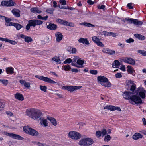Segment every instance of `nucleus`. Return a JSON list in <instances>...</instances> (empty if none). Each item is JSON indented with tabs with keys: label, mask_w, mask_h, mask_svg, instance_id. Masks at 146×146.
<instances>
[{
	"label": "nucleus",
	"mask_w": 146,
	"mask_h": 146,
	"mask_svg": "<svg viewBox=\"0 0 146 146\" xmlns=\"http://www.w3.org/2000/svg\"><path fill=\"white\" fill-rule=\"evenodd\" d=\"M15 24V23L12 22H9V23H8V25H6V26H14V25Z\"/></svg>",
	"instance_id": "338daca9"
},
{
	"label": "nucleus",
	"mask_w": 146,
	"mask_h": 146,
	"mask_svg": "<svg viewBox=\"0 0 146 146\" xmlns=\"http://www.w3.org/2000/svg\"><path fill=\"white\" fill-rule=\"evenodd\" d=\"M123 60L124 62L132 65H135V60L130 57H126L123 59Z\"/></svg>",
	"instance_id": "4468645a"
},
{
	"label": "nucleus",
	"mask_w": 146,
	"mask_h": 146,
	"mask_svg": "<svg viewBox=\"0 0 146 146\" xmlns=\"http://www.w3.org/2000/svg\"><path fill=\"white\" fill-rule=\"evenodd\" d=\"M143 137V135L138 133H135L132 136L133 139L135 140H138L139 138H142Z\"/></svg>",
	"instance_id": "5701e85b"
},
{
	"label": "nucleus",
	"mask_w": 146,
	"mask_h": 146,
	"mask_svg": "<svg viewBox=\"0 0 146 146\" xmlns=\"http://www.w3.org/2000/svg\"><path fill=\"white\" fill-rule=\"evenodd\" d=\"M36 112L35 115L34 116L35 117V118H34L33 117V119L34 120H40L41 118L40 117L42 115L41 112L39 110H36Z\"/></svg>",
	"instance_id": "dca6fc26"
},
{
	"label": "nucleus",
	"mask_w": 146,
	"mask_h": 146,
	"mask_svg": "<svg viewBox=\"0 0 146 146\" xmlns=\"http://www.w3.org/2000/svg\"><path fill=\"white\" fill-rule=\"evenodd\" d=\"M132 18H125V20L127 22H128L129 23H133L134 19Z\"/></svg>",
	"instance_id": "79ce46f5"
},
{
	"label": "nucleus",
	"mask_w": 146,
	"mask_h": 146,
	"mask_svg": "<svg viewBox=\"0 0 146 146\" xmlns=\"http://www.w3.org/2000/svg\"><path fill=\"white\" fill-rule=\"evenodd\" d=\"M78 42L80 43H85L86 45H88L89 44V41L86 38H81L78 40Z\"/></svg>",
	"instance_id": "cd10ccee"
},
{
	"label": "nucleus",
	"mask_w": 146,
	"mask_h": 146,
	"mask_svg": "<svg viewBox=\"0 0 146 146\" xmlns=\"http://www.w3.org/2000/svg\"><path fill=\"white\" fill-rule=\"evenodd\" d=\"M85 26L88 27H95V25L91 24L90 23L86 22L85 23Z\"/></svg>",
	"instance_id": "49530a36"
},
{
	"label": "nucleus",
	"mask_w": 146,
	"mask_h": 146,
	"mask_svg": "<svg viewBox=\"0 0 146 146\" xmlns=\"http://www.w3.org/2000/svg\"><path fill=\"white\" fill-rule=\"evenodd\" d=\"M97 79L102 86L107 87H110L111 86V83L106 77L99 76L98 77Z\"/></svg>",
	"instance_id": "f03ea898"
},
{
	"label": "nucleus",
	"mask_w": 146,
	"mask_h": 146,
	"mask_svg": "<svg viewBox=\"0 0 146 146\" xmlns=\"http://www.w3.org/2000/svg\"><path fill=\"white\" fill-rule=\"evenodd\" d=\"M31 12L35 13H38L40 14L42 12L41 10L39 9L38 8L36 7L32 8L31 9Z\"/></svg>",
	"instance_id": "a878e982"
},
{
	"label": "nucleus",
	"mask_w": 146,
	"mask_h": 146,
	"mask_svg": "<svg viewBox=\"0 0 146 146\" xmlns=\"http://www.w3.org/2000/svg\"><path fill=\"white\" fill-rule=\"evenodd\" d=\"M72 62V60L70 58H68L66 59L64 62V63L66 64L67 63H70Z\"/></svg>",
	"instance_id": "8fccbe9b"
},
{
	"label": "nucleus",
	"mask_w": 146,
	"mask_h": 146,
	"mask_svg": "<svg viewBox=\"0 0 146 146\" xmlns=\"http://www.w3.org/2000/svg\"><path fill=\"white\" fill-rule=\"evenodd\" d=\"M143 23V22L142 21H138L137 19H134L133 24L137 26L141 25Z\"/></svg>",
	"instance_id": "7c9ffc66"
},
{
	"label": "nucleus",
	"mask_w": 146,
	"mask_h": 146,
	"mask_svg": "<svg viewBox=\"0 0 146 146\" xmlns=\"http://www.w3.org/2000/svg\"><path fill=\"white\" fill-rule=\"evenodd\" d=\"M146 51L144 50H138V52L141 54L143 56H145Z\"/></svg>",
	"instance_id": "864d4df0"
},
{
	"label": "nucleus",
	"mask_w": 146,
	"mask_h": 146,
	"mask_svg": "<svg viewBox=\"0 0 146 146\" xmlns=\"http://www.w3.org/2000/svg\"><path fill=\"white\" fill-rule=\"evenodd\" d=\"M71 67L69 65H65L63 67L64 70H65V71H68V70L70 69Z\"/></svg>",
	"instance_id": "09e8293b"
},
{
	"label": "nucleus",
	"mask_w": 146,
	"mask_h": 146,
	"mask_svg": "<svg viewBox=\"0 0 146 146\" xmlns=\"http://www.w3.org/2000/svg\"><path fill=\"white\" fill-rule=\"evenodd\" d=\"M40 123L42 124H43L44 126L46 127L48 126V123L47 122V120L46 119H44L42 118V119H41Z\"/></svg>",
	"instance_id": "4c0bfd02"
},
{
	"label": "nucleus",
	"mask_w": 146,
	"mask_h": 146,
	"mask_svg": "<svg viewBox=\"0 0 146 146\" xmlns=\"http://www.w3.org/2000/svg\"><path fill=\"white\" fill-rule=\"evenodd\" d=\"M103 52L106 53L110 55H113L115 54V52L108 48H104L102 50Z\"/></svg>",
	"instance_id": "6ab92c4d"
},
{
	"label": "nucleus",
	"mask_w": 146,
	"mask_h": 146,
	"mask_svg": "<svg viewBox=\"0 0 146 146\" xmlns=\"http://www.w3.org/2000/svg\"><path fill=\"white\" fill-rule=\"evenodd\" d=\"M19 82L22 85L23 84L24 86L26 87L29 88L30 87V83L29 82H26L25 80L22 79L20 80Z\"/></svg>",
	"instance_id": "412c9836"
},
{
	"label": "nucleus",
	"mask_w": 146,
	"mask_h": 146,
	"mask_svg": "<svg viewBox=\"0 0 146 146\" xmlns=\"http://www.w3.org/2000/svg\"><path fill=\"white\" fill-rule=\"evenodd\" d=\"M35 144L37 145L38 146H44V143H42L40 142H36L35 143Z\"/></svg>",
	"instance_id": "052dcab7"
},
{
	"label": "nucleus",
	"mask_w": 146,
	"mask_h": 146,
	"mask_svg": "<svg viewBox=\"0 0 146 146\" xmlns=\"http://www.w3.org/2000/svg\"><path fill=\"white\" fill-rule=\"evenodd\" d=\"M7 42H8L13 45H15L17 44V42L14 41L12 40L8 39H7Z\"/></svg>",
	"instance_id": "de8ad7c7"
},
{
	"label": "nucleus",
	"mask_w": 146,
	"mask_h": 146,
	"mask_svg": "<svg viewBox=\"0 0 146 146\" xmlns=\"http://www.w3.org/2000/svg\"><path fill=\"white\" fill-rule=\"evenodd\" d=\"M127 71L128 72L132 74L133 73L135 72V70L132 68V67L131 66L128 65L127 66Z\"/></svg>",
	"instance_id": "f704fd0d"
},
{
	"label": "nucleus",
	"mask_w": 146,
	"mask_h": 146,
	"mask_svg": "<svg viewBox=\"0 0 146 146\" xmlns=\"http://www.w3.org/2000/svg\"><path fill=\"white\" fill-rule=\"evenodd\" d=\"M15 97L16 98L20 101H23L24 100V98L22 94L17 93L15 95Z\"/></svg>",
	"instance_id": "393cba45"
},
{
	"label": "nucleus",
	"mask_w": 146,
	"mask_h": 146,
	"mask_svg": "<svg viewBox=\"0 0 146 146\" xmlns=\"http://www.w3.org/2000/svg\"><path fill=\"white\" fill-rule=\"evenodd\" d=\"M105 6L103 5H102L101 6L98 5V9H104L105 8Z\"/></svg>",
	"instance_id": "0e129e2a"
},
{
	"label": "nucleus",
	"mask_w": 146,
	"mask_h": 146,
	"mask_svg": "<svg viewBox=\"0 0 146 146\" xmlns=\"http://www.w3.org/2000/svg\"><path fill=\"white\" fill-rule=\"evenodd\" d=\"M4 133L7 136H9L15 139L19 140H22L24 139V138L23 137L17 134L5 132H4Z\"/></svg>",
	"instance_id": "9b49d317"
},
{
	"label": "nucleus",
	"mask_w": 146,
	"mask_h": 146,
	"mask_svg": "<svg viewBox=\"0 0 146 146\" xmlns=\"http://www.w3.org/2000/svg\"><path fill=\"white\" fill-rule=\"evenodd\" d=\"M23 130L26 133L34 136H36L38 135V133L28 126H25Z\"/></svg>",
	"instance_id": "7ed1b4c3"
},
{
	"label": "nucleus",
	"mask_w": 146,
	"mask_h": 146,
	"mask_svg": "<svg viewBox=\"0 0 146 146\" xmlns=\"http://www.w3.org/2000/svg\"><path fill=\"white\" fill-rule=\"evenodd\" d=\"M87 2L90 5H92L94 3V2L92 1L91 0H88Z\"/></svg>",
	"instance_id": "69168bd1"
},
{
	"label": "nucleus",
	"mask_w": 146,
	"mask_h": 146,
	"mask_svg": "<svg viewBox=\"0 0 146 146\" xmlns=\"http://www.w3.org/2000/svg\"><path fill=\"white\" fill-rule=\"evenodd\" d=\"M115 76L117 78H120L122 76L121 74L120 73H117L115 74Z\"/></svg>",
	"instance_id": "bf43d9fd"
},
{
	"label": "nucleus",
	"mask_w": 146,
	"mask_h": 146,
	"mask_svg": "<svg viewBox=\"0 0 146 146\" xmlns=\"http://www.w3.org/2000/svg\"><path fill=\"white\" fill-rule=\"evenodd\" d=\"M57 21L58 22L65 25H67V24H68V21L65 20H63L61 19H58Z\"/></svg>",
	"instance_id": "e433bc0d"
},
{
	"label": "nucleus",
	"mask_w": 146,
	"mask_h": 146,
	"mask_svg": "<svg viewBox=\"0 0 146 146\" xmlns=\"http://www.w3.org/2000/svg\"><path fill=\"white\" fill-rule=\"evenodd\" d=\"M40 87L41 90L44 92H46V90L47 89V87L45 86H43L42 85L40 86Z\"/></svg>",
	"instance_id": "c03bdc74"
},
{
	"label": "nucleus",
	"mask_w": 146,
	"mask_h": 146,
	"mask_svg": "<svg viewBox=\"0 0 146 146\" xmlns=\"http://www.w3.org/2000/svg\"><path fill=\"white\" fill-rule=\"evenodd\" d=\"M135 94L139 95L142 99H144L145 97V94L146 93V90H145L142 87H139L135 90Z\"/></svg>",
	"instance_id": "423d86ee"
},
{
	"label": "nucleus",
	"mask_w": 146,
	"mask_h": 146,
	"mask_svg": "<svg viewBox=\"0 0 146 146\" xmlns=\"http://www.w3.org/2000/svg\"><path fill=\"white\" fill-rule=\"evenodd\" d=\"M78 144L80 146H87L86 138H84L81 139L79 141Z\"/></svg>",
	"instance_id": "4be33fe9"
},
{
	"label": "nucleus",
	"mask_w": 146,
	"mask_h": 146,
	"mask_svg": "<svg viewBox=\"0 0 146 146\" xmlns=\"http://www.w3.org/2000/svg\"><path fill=\"white\" fill-rule=\"evenodd\" d=\"M1 5L2 6L10 7L15 5V3L13 1H3L1 2Z\"/></svg>",
	"instance_id": "ddd939ff"
},
{
	"label": "nucleus",
	"mask_w": 146,
	"mask_h": 146,
	"mask_svg": "<svg viewBox=\"0 0 146 146\" xmlns=\"http://www.w3.org/2000/svg\"><path fill=\"white\" fill-rule=\"evenodd\" d=\"M36 110L34 108L28 109L26 111V115L32 118L33 117L35 119L34 115L36 113Z\"/></svg>",
	"instance_id": "6e6552de"
},
{
	"label": "nucleus",
	"mask_w": 146,
	"mask_h": 146,
	"mask_svg": "<svg viewBox=\"0 0 146 146\" xmlns=\"http://www.w3.org/2000/svg\"><path fill=\"white\" fill-rule=\"evenodd\" d=\"M20 11L18 9H14L12 10L13 13L16 17H19L20 16Z\"/></svg>",
	"instance_id": "bb28decb"
},
{
	"label": "nucleus",
	"mask_w": 146,
	"mask_h": 146,
	"mask_svg": "<svg viewBox=\"0 0 146 146\" xmlns=\"http://www.w3.org/2000/svg\"><path fill=\"white\" fill-rule=\"evenodd\" d=\"M52 60L56 62H57L58 64V62L60 61V59H58V57H57L56 56H55L52 58Z\"/></svg>",
	"instance_id": "603ef678"
},
{
	"label": "nucleus",
	"mask_w": 146,
	"mask_h": 146,
	"mask_svg": "<svg viewBox=\"0 0 146 146\" xmlns=\"http://www.w3.org/2000/svg\"><path fill=\"white\" fill-rule=\"evenodd\" d=\"M104 109L110 110L111 111H113L115 110H117L120 111H121L120 107H115L113 106L107 105L106 106H105L104 107Z\"/></svg>",
	"instance_id": "f8f14e48"
},
{
	"label": "nucleus",
	"mask_w": 146,
	"mask_h": 146,
	"mask_svg": "<svg viewBox=\"0 0 146 146\" xmlns=\"http://www.w3.org/2000/svg\"><path fill=\"white\" fill-rule=\"evenodd\" d=\"M48 119L50 120L51 123L54 126H56L57 125V123L56 120L54 118L52 117H48Z\"/></svg>",
	"instance_id": "c85d7f7f"
},
{
	"label": "nucleus",
	"mask_w": 146,
	"mask_h": 146,
	"mask_svg": "<svg viewBox=\"0 0 146 146\" xmlns=\"http://www.w3.org/2000/svg\"><path fill=\"white\" fill-rule=\"evenodd\" d=\"M60 3L62 5H65L66 4V1L65 0H60Z\"/></svg>",
	"instance_id": "13d9d810"
},
{
	"label": "nucleus",
	"mask_w": 146,
	"mask_h": 146,
	"mask_svg": "<svg viewBox=\"0 0 146 146\" xmlns=\"http://www.w3.org/2000/svg\"><path fill=\"white\" fill-rule=\"evenodd\" d=\"M1 16L2 17V19H3V18H5V25H8V23L10 22L11 19L9 18H8L7 17H6L4 16Z\"/></svg>",
	"instance_id": "58836bf2"
},
{
	"label": "nucleus",
	"mask_w": 146,
	"mask_h": 146,
	"mask_svg": "<svg viewBox=\"0 0 146 146\" xmlns=\"http://www.w3.org/2000/svg\"><path fill=\"white\" fill-rule=\"evenodd\" d=\"M82 87V86H62V89L66 90L70 92H72L78 89H80Z\"/></svg>",
	"instance_id": "0eeeda50"
},
{
	"label": "nucleus",
	"mask_w": 146,
	"mask_h": 146,
	"mask_svg": "<svg viewBox=\"0 0 146 146\" xmlns=\"http://www.w3.org/2000/svg\"><path fill=\"white\" fill-rule=\"evenodd\" d=\"M120 65V63L117 60H115L114 62L112 64V67L113 68L116 67L118 68V67Z\"/></svg>",
	"instance_id": "72a5a7b5"
},
{
	"label": "nucleus",
	"mask_w": 146,
	"mask_h": 146,
	"mask_svg": "<svg viewBox=\"0 0 146 146\" xmlns=\"http://www.w3.org/2000/svg\"><path fill=\"white\" fill-rule=\"evenodd\" d=\"M101 132L102 136H104L105 135H106L107 133V131H106V130L104 129H102L101 130Z\"/></svg>",
	"instance_id": "3c124183"
},
{
	"label": "nucleus",
	"mask_w": 146,
	"mask_h": 146,
	"mask_svg": "<svg viewBox=\"0 0 146 146\" xmlns=\"http://www.w3.org/2000/svg\"><path fill=\"white\" fill-rule=\"evenodd\" d=\"M68 136L73 139L76 140H78L81 137V135L79 133L74 131L69 132Z\"/></svg>",
	"instance_id": "39448f33"
},
{
	"label": "nucleus",
	"mask_w": 146,
	"mask_h": 146,
	"mask_svg": "<svg viewBox=\"0 0 146 146\" xmlns=\"http://www.w3.org/2000/svg\"><path fill=\"white\" fill-rule=\"evenodd\" d=\"M55 36L56 38V41L59 42L63 38V35L60 32H57L55 34Z\"/></svg>",
	"instance_id": "a211bd4d"
},
{
	"label": "nucleus",
	"mask_w": 146,
	"mask_h": 146,
	"mask_svg": "<svg viewBox=\"0 0 146 146\" xmlns=\"http://www.w3.org/2000/svg\"><path fill=\"white\" fill-rule=\"evenodd\" d=\"M84 63V61L83 60H82L81 58H78V59L77 62L76 63V64L78 65V66H81V67H83L82 66L83 64Z\"/></svg>",
	"instance_id": "c9c22d12"
},
{
	"label": "nucleus",
	"mask_w": 146,
	"mask_h": 146,
	"mask_svg": "<svg viewBox=\"0 0 146 146\" xmlns=\"http://www.w3.org/2000/svg\"><path fill=\"white\" fill-rule=\"evenodd\" d=\"M134 36L137 38L139 39L143 40L145 39V37L144 36L140 34H134Z\"/></svg>",
	"instance_id": "2f4dec72"
},
{
	"label": "nucleus",
	"mask_w": 146,
	"mask_h": 146,
	"mask_svg": "<svg viewBox=\"0 0 146 146\" xmlns=\"http://www.w3.org/2000/svg\"><path fill=\"white\" fill-rule=\"evenodd\" d=\"M29 24L31 26L35 27L36 25L42 24L43 22L42 21L38 19L31 20L29 21Z\"/></svg>",
	"instance_id": "1a4fd4ad"
},
{
	"label": "nucleus",
	"mask_w": 146,
	"mask_h": 146,
	"mask_svg": "<svg viewBox=\"0 0 146 146\" xmlns=\"http://www.w3.org/2000/svg\"><path fill=\"white\" fill-rule=\"evenodd\" d=\"M102 135V133L100 131H96V136L98 138L100 137Z\"/></svg>",
	"instance_id": "a18cd8bd"
},
{
	"label": "nucleus",
	"mask_w": 146,
	"mask_h": 146,
	"mask_svg": "<svg viewBox=\"0 0 146 146\" xmlns=\"http://www.w3.org/2000/svg\"><path fill=\"white\" fill-rule=\"evenodd\" d=\"M13 68L12 67H9L6 68L7 73L9 74H11L13 72Z\"/></svg>",
	"instance_id": "c756f323"
},
{
	"label": "nucleus",
	"mask_w": 146,
	"mask_h": 146,
	"mask_svg": "<svg viewBox=\"0 0 146 146\" xmlns=\"http://www.w3.org/2000/svg\"><path fill=\"white\" fill-rule=\"evenodd\" d=\"M129 102L131 104H141L142 103V100L140 97L137 95L135 94L132 96Z\"/></svg>",
	"instance_id": "20e7f679"
},
{
	"label": "nucleus",
	"mask_w": 146,
	"mask_h": 146,
	"mask_svg": "<svg viewBox=\"0 0 146 146\" xmlns=\"http://www.w3.org/2000/svg\"><path fill=\"white\" fill-rule=\"evenodd\" d=\"M8 81L6 80H3L1 82L4 85H7L8 83Z\"/></svg>",
	"instance_id": "6e6d98bb"
},
{
	"label": "nucleus",
	"mask_w": 146,
	"mask_h": 146,
	"mask_svg": "<svg viewBox=\"0 0 146 146\" xmlns=\"http://www.w3.org/2000/svg\"><path fill=\"white\" fill-rule=\"evenodd\" d=\"M20 37L24 39L25 41L27 43L31 42L33 41L31 37L26 36L23 34H21Z\"/></svg>",
	"instance_id": "f3484780"
},
{
	"label": "nucleus",
	"mask_w": 146,
	"mask_h": 146,
	"mask_svg": "<svg viewBox=\"0 0 146 146\" xmlns=\"http://www.w3.org/2000/svg\"><path fill=\"white\" fill-rule=\"evenodd\" d=\"M86 142L87 144V146H89L93 143L94 141L90 138H87Z\"/></svg>",
	"instance_id": "473e14b6"
},
{
	"label": "nucleus",
	"mask_w": 146,
	"mask_h": 146,
	"mask_svg": "<svg viewBox=\"0 0 146 146\" xmlns=\"http://www.w3.org/2000/svg\"><path fill=\"white\" fill-rule=\"evenodd\" d=\"M78 58L77 56H74V58L72 60L71 64L72 65L74 66L77 67L81 68V66H78L76 64Z\"/></svg>",
	"instance_id": "aec40b11"
},
{
	"label": "nucleus",
	"mask_w": 146,
	"mask_h": 146,
	"mask_svg": "<svg viewBox=\"0 0 146 146\" xmlns=\"http://www.w3.org/2000/svg\"><path fill=\"white\" fill-rule=\"evenodd\" d=\"M16 28L17 30H19L23 26L19 23H15L14 26Z\"/></svg>",
	"instance_id": "ea45409f"
},
{
	"label": "nucleus",
	"mask_w": 146,
	"mask_h": 146,
	"mask_svg": "<svg viewBox=\"0 0 146 146\" xmlns=\"http://www.w3.org/2000/svg\"><path fill=\"white\" fill-rule=\"evenodd\" d=\"M54 10V9L53 8H50L47 9L46 11L48 13L50 14H52L53 13V11Z\"/></svg>",
	"instance_id": "a19ab883"
},
{
	"label": "nucleus",
	"mask_w": 146,
	"mask_h": 146,
	"mask_svg": "<svg viewBox=\"0 0 146 146\" xmlns=\"http://www.w3.org/2000/svg\"><path fill=\"white\" fill-rule=\"evenodd\" d=\"M127 86H129V87L130 88V90L131 92L129 91H125L123 94L124 98L129 100V102L130 101V98L132 96L131 94H135V92L136 89V85L134 81L131 80H129L127 84Z\"/></svg>",
	"instance_id": "f257e3e1"
},
{
	"label": "nucleus",
	"mask_w": 146,
	"mask_h": 146,
	"mask_svg": "<svg viewBox=\"0 0 146 146\" xmlns=\"http://www.w3.org/2000/svg\"><path fill=\"white\" fill-rule=\"evenodd\" d=\"M134 41V40L132 38H129L128 39L126 40V42L127 43H130L131 42H133Z\"/></svg>",
	"instance_id": "5fc2aeb1"
},
{
	"label": "nucleus",
	"mask_w": 146,
	"mask_h": 146,
	"mask_svg": "<svg viewBox=\"0 0 146 146\" xmlns=\"http://www.w3.org/2000/svg\"><path fill=\"white\" fill-rule=\"evenodd\" d=\"M102 33L104 35H106L108 36H110V32H108L106 31H103L102 32Z\"/></svg>",
	"instance_id": "680f3d73"
},
{
	"label": "nucleus",
	"mask_w": 146,
	"mask_h": 146,
	"mask_svg": "<svg viewBox=\"0 0 146 146\" xmlns=\"http://www.w3.org/2000/svg\"><path fill=\"white\" fill-rule=\"evenodd\" d=\"M47 27L49 29L55 30L57 28V26L54 24L50 23L47 26Z\"/></svg>",
	"instance_id": "b1692460"
},
{
	"label": "nucleus",
	"mask_w": 146,
	"mask_h": 146,
	"mask_svg": "<svg viewBox=\"0 0 146 146\" xmlns=\"http://www.w3.org/2000/svg\"><path fill=\"white\" fill-rule=\"evenodd\" d=\"M110 36H111L114 37L116 36V34L113 32H110Z\"/></svg>",
	"instance_id": "774afa93"
},
{
	"label": "nucleus",
	"mask_w": 146,
	"mask_h": 146,
	"mask_svg": "<svg viewBox=\"0 0 146 146\" xmlns=\"http://www.w3.org/2000/svg\"><path fill=\"white\" fill-rule=\"evenodd\" d=\"M132 3H129L127 4V6L128 7L129 9H133V7L132 6Z\"/></svg>",
	"instance_id": "e2e57ef3"
},
{
	"label": "nucleus",
	"mask_w": 146,
	"mask_h": 146,
	"mask_svg": "<svg viewBox=\"0 0 146 146\" xmlns=\"http://www.w3.org/2000/svg\"><path fill=\"white\" fill-rule=\"evenodd\" d=\"M111 137L110 135H108L105 136L104 138V140L105 141H108L110 140Z\"/></svg>",
	"instance_id": "37998d69"
},
{
	"label": "nucleus",
	"mask_w": 146,
	"mask_h": 146,
	"mask_svg": "<svg viewBox=\"0 0 146 146\" xmlns=\"http://www.w3.org/2000/svg\"><path fill=\"white\" fill-rule=\"evenodd\" d=\"M90 72L91 74H93L96 75L97 74L98 72L96 70H91L90 71Z\"/></svg>",
	"instance_id": "4d7b16f0"
},
{
	"label": "nucleus",
	"mask_w": 146,
	"mask_h": 146,
	"mask_svg": "<svg viewBox=\"0 0 146 146\" xmlns=\"http://www.w3.org/2000/svg\"><path fill=\"white\" fill-rule=\"evenodd\" d=\"M35 77L40 80L47 82L51 84H55L56 83L55 82L47 77H44L42 76L39 75H36Z\"/></svg>",
	"instance_id": "9d476101"
},
{
	"label": "nucleus",
	"mask_w": 146,
	"mask_h": 146,
	"mask_svg": "<svg viewBox=\"0 0 146 146\" xmlns=\"http://www.w3.org/2000/svg\"><path fill=\"white\" fill-rule=\"evenodd\" d=\"M93 41L96 43L97 45L99 46L103 47L104 44L100 42V40L96 36H94L92 37Z\"/></svg>",
	"instance_id": "2eb2a0df"
}]
</instances>
